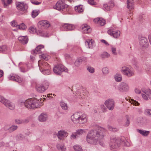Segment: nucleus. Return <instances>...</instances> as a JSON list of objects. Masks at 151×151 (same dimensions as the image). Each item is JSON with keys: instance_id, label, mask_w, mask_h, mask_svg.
I'll use <instances>...</instances> for the list:
<instances>
[{"instance_id": "nucleus-1", "label": "nucleus", "mask_w": 151, "mask_h": 151, "mask_svg": "<svg viewBox=\"0 0 151 151\" xmlns=\"http://www.w3.org/2000/svg\"><path fill=\"white\" fill-rule=\"evenodd\" d=\"M106 130L99 126H96L93 129L88 132L86 137V140L89 143L96 144L99 143L101 146H104V144L100 141L104 137Z\"/></svg>"}, {"instance_id": "nucleus-2", "label": "nucleus", "mask_w": 151, "mask_h": 151, "mask_svg": "<svg viewBox=\"0 0 151 151\" xmlns=\"http://www.w3.org/2000/svg\"><path fill=\"white\" fill-rule=\"evenodd\" d=\"M127 143L128 142L124 139V137H122L121 139L119 138L112 137L111 138V141L109 142V145L112 149H116L118 148L121 144L124 145L129 146V144Z\"/></svg>"}, {"instance_id": "nucleus-3", "label": "nucleus", "mask_w": 151, "mask_h": 151, "mask_svg": "<svg viewBox=\"0 0 151 151\" xmlns=\"http://www.w3.org/2000/svg\"><path fill=\"white\" fill-rule=\"evenodd\" d=\"M71 119L75 124H83L87 122V118L85 114L80 115V113L76 112L71 116Z\"/></svg>"}, {"instance_id": "nucleus-4", "label": "nucleus", "mask_w": 151, "mask_h": 151, "mask_svg": "<svg viewBox=\"0 0 151 151\" xmlns=\"http://www.w3.org/2000/svg\"><path fill=\"white\" fill-rule=\"evenodd\" d=\"M39 101L36 99H29L25 101L24 105L28 109H34L39 107Z\"/></svg>"}, {"instance_id": "nucleus-5", "label": "nucleus", "mask_w": 151, "mask_h": 151, "mask_svg": "<svg viewBox=\"0 0 151 151\" xmlns=\"http://www.w3.org/2000/svg\"><path fill=\"white\" fill-rule=\"evenodd\" d=\"M54 8L58 11L64 12H68L70 9L69 6L65 4L62 0L58 1L54 6Z\"/></svg>"}, {"instance_id": "nucleus-6", "label": "nucleus", "mask_w": 151, "mask_h": 151, "mask_svg": "<svg viewBox=\"0 0 151 151\" xmlns=\"http://www.w3.org/2000/svg\"><path fill=\"white\" fill-rule=\"evenodd\" d=\"M54 73L57 75H60L63 72H68V70L61 64H58L55 66L53 68Z\"/></svg>"}, {"instance_id": "nucleus-7", "label": "nucleus", "mask_w": 151, "mask_h": 151, "mask_svg": "<svg viewBox=\"0 0 151 151\" xmlns=\"http://www.w3.org/2000/svg\"><path fill=\"white\" fill-rule=\"evenodd\" d=\"M121 71L124 75L128 77H130L134 75V71L130 67L124 66L122 68Z\"/></svg>"}, {"instance_id": "nucleus-8", "label": "nucleus", "mask_w": 151, "mask_h": 151, "mask_svg": "<svg viewBox=\"0 0 151 151\" xmlns=\"http://www.w3.org/2000/svg\"><path fill=\"white\" fill-rule=\"evenodd\" d=\"M49 85V83L48 82L43 84H37L36 86V89L38 92L42 93L48 88Z\"/></svg>"}, {"instance_id": "nucleus-9", "label": "nucleus", "mask_w": 151, "mask_h": 151, "mask_svg": "<svg viewBox=\"0 0 151 151\" xmlns=\"http://www.w3.org/2000/svg\"><path fill=\"white\" fill-rule=\"evenodd\" d=\"M17 9L19 11L24 12V13L27 12L28 9L27 4L24 2H17L16 4Z\"/></svg>"}, {"instance_id": "nucleus-10", "label": "nucleus", "mask_w": 151, "mask_h": 151, "mask_svg": "<svg viewBox=\"0 0 151 151\" xmlns=\"http://www.w3.org/2000/svg\"><path fill=\"white\" fill-rule=\"evenodd\" d=\"M117 88L120 92H127L129 91V87L127 83L125 82H122L118 86Z\"/></svg>"}, {"instance_id": "nucleus-11", "label": "nucleus", "mask_w": 151, "mask_h": 151, "mask_svg": "<svg viewBox=\"0 0 151 151\" xmlns=\"http://www.w3.org/2000/svg\"><path fill=\"white\" fill-rule=\"evenodd\" d=\"M138 39L139 44L141 46L145 47H148V42L146 37L140 35L139 36Z\"/></svg>"}, {"instance_id": "nucleus-12", "label": "nucleus", "mask_w": 151, "mask_h": 151, "mask_svg": "<svg viewBox=\"0 0 151 151\" xmlns=\"http://www.w3.org/2000/svg\"><path fill=\"white\" fill-rule=\"evenodd\" d=\"M107 32L110 35L113 36L115 38H118L120 36V32L118 30H115L114 28L111 27L108 30Z\"/></svg>"}, {"instance_id": "nucleus-13", "label": "nucleus", "mask_w": 151, "mask_h": 151, "mask_svg": "<svg viewBox=\"0 0 151 151\" xmlns=\"http://www.w3.org/2000/svg\"><path fill=\"white\" fill-rule=\"evenodd\" d=\"M104 104L108 109L112 111L115 106V102L113 99H109L105 101Z\"/></svg>"}, {"instance_id": "nucleus-14", "label": "nucleus", "mask_w": 151, "mask_h": 151, "mask_svg": "<svg viewBox=\"0 0 151 151\" xmlns=\"http://www.w3.org/2000/svg\"><path fill=\"white\" fill-rule=\"evenodd\" d=\"M38 65L41 72L42 71L47 68H50V66L46 62L42 60H39Z\"/></svg>"}, {"instance_id": "nucleus-15", "label": "nucleus", "mask_w": 151, "mask_h": 151, "mask_svg": "<svg viewBox=\"0 0 151 151\" xmlns=\"http://www.w3.org/2000/svg\"><path fill=\"white\" fill-rule=\"evenodd\" d=\"M8 78L10 80L15 81L19 83L21 82L24 81L23 78H20L19 76L17 75H10L8 76Z\"/></svg>"}, {"instance_id": "nucleus-16", "label": "nucleus", "mask_w": 151, "mask_h": 151, "mask_svg": "<svg viewBox=\"0 0 151 151\" xmlns=\"http://www.w3.org/2000/svg\"><path fill=\"white\" fill-rule=\"evenodd\" d=\"M68 134L66 131L62 129L58 132L57 136L59 139L61 140L64 137H67Z\"/></svg>"}, {"instance_id": "nucleus-17", "label": "nucleus", "mask_w": 151, "mask_h": 151, "mask_svg": "<svg viewBox=\"0 0 151 151\" xmlns=\"http://www.w3.org/2000/svg\"><path fill=\"white\" fill-rule=\"evenodd\" d=\"M50 25L49 22L46 20H42L39 21L38 23V26L42 28H47Z\"/></svg>"}, {"instance_id": "nucleus-18", "label": "nucleus", "mask_w": 151, "mask_h": 151, "mask_svg": "<svg viewBox=\"0 0 151 151\" xmlns=\"http://www.w3.org/2000/svg\"><path fill=\"white\" fill-rule=\"evenodd\" d=\"M114 6V3L113 0H110L107 4H105L104 5V7L105 10L109 11L111 8Z\"/></svg>"}, {"instance_id": "nucleus-19", "label": "nucleus", "mask_w": 151, "mask_h": 151, "mask_svg": "<svg viewBox=\"0 0 151 151\" xmlns=\"http://www.w3.org/2000/svg\"><path fill=\"white\" fill-rule=\"evenodd\" d=\"M63 29L66 31L71 30L73 29L75 27L73 25L69 24H64L62 26Z\"/></svg>"}, {"instance_id": "nucleus-20", "label": "nucleus", "mask_w": 151, "mask_h": 151, "mask_svg": "<svg viewBox=\"0 0 151 151\" xmlns=\"http://www.w3.org/2000/svg\"><path fill=\"white\" fill-rule=\"evenodd\" d=\"M95 23L98 24L101 26L104 25L105 23V21L102 18H95L93 20Z\"/></svg>"}, {"instance_id": "nucleus-21", "label": "nucleus", "mask_w": 151, "mask_h": 151, "mask_svg": "<svg viewBox=\"0 0 151 151\" xmlns=\"http://www.w3.org/2000/svg\"><path fill=\"white\" fill-rule=\"evenodd\" d=\"M81 27L83 30V32L84 33H88L91 32V29L90 27L87 24H84L81 26Z\"/></svg>"}, {"instance_id": "nucleus-22", "label": "nucleus", "mask_w": 151, "mask_h": 151, "mask_svg": "<svg viewBox=\"0 0 151 151\" xmlns=\"http://www.w3.org/2000/svg\"><path fill=\"white\" fill-rule=\"evenodd\" d=\"M85 43L86 46L89 48H92L94 45V41L92 39L87 40Z\"/></svg>"}, {"instance_id": "nucleus-23", "label": "nucleus", "mask_w": 151, "mask_h": 151, "mask_svg": "<svg viewBox=\"0 0 151 151\" xmlns=\"http://www.w3.org/2000/svg\"><path fill=\"white\" fill-rule=\"evenodd\" d=\"M18 40L23 44H26L28 41V38L27 36H20Z\"/></svg>"}, {"instance_id": "nucleus-24", "label": "nucleus", "mask_w": 151, "mask_h": 151, "mask_svg": "<svg viewBox=\"0 0 151 151\" xmlns=\"http://www.w3.org/2000/svg\"><path fill=\"white\" fill-rule=\"evenodd\" d=\"M47 119V115L46 113H42L38 116V119L41 122L46 121Z\"/></svg>"}, {"instance_id": "nucleus-25", "label": "nucleus", "mask_w": 151, "mask_h": 151, "mask_svg": "<svg viewBox=\"0 0 151 151\" xmlns=\"http://www.w3.org/2000/svg\"><path fill=\"white\" fill-rule=\"evenodd\" d=\"M127 8L131 10L134 9V3L133 0H127Z\"/></svg>"}, {"instance_id": "nucleus-26", "label": "nucleus", "mask_w": 151, "mask_h": 151, "mask_svg": "<svg viewBox=\"0 0 151 151\" xmlns=\"http://www.w3.org/2000/svg\"><path fill=\"white\" fill-rule=\"evenodd\" d=\"M8 108L10 109H13L15 107L14 104L11 103L9 101L7 100L6 102L4 104Z\"/></svg>"}, {"instance_id": "nucleus-27", "label": "nucleus", "mask_w": 151, "mask_h": 151, "mask_svg": "<svg viewBox=\"0 0 151 151\" xmlns=\"http://www.w3.org/2000/svg\"><path fill=\"white\" fill-rule=\"evenodd\" d=\"M44 48V46L42 45H38L35 48L34 52L35 53H40L42 50Z\"/></svg>"}, {"instance_id": "nucleus-28", "label": "nucleus", "mask_w": 151, "mask_h": 151, "mask_svg": "<svg viewBox=\"0 0 151 151\" xmlns=\"http://www.w3.org/2000/svg\"><path fill=\"white\" fill-rule=\"evenodd\" d=\"M4 6L5 8H8L9 5L12 2V0H2Z\"/></svg>"}, {"instance_id": "nucleus-29", "label": "nucleus", "mask_w": 151, "mask_h": 151, "mask_svg": "<svg viewBox=\"0 0 151 151\" xmlns=\"http://www.w3.org/2000/svg\"><path fill=\"white\" fill-rule=\"evenodd\" d=\"M110 55L106 52H103L100 55L102 59H105L108 58L110 56Z\"/></svg>"}, {"instance_id": "nucleus-30", "label": "nucleus", "mask_w": 151, "mask_h": 151, "mask_svg": "<svg viewBox=\"0 0 151 151\" xmlns=\"http://www.w3.org/2000/svg\"><path fill=\"white\" fill-rule=\"evenodd\" d=\"M75 9L76 12L79 13H81L83 11V6L82 5L76 6L75 7Z\"/></svg>"}, {"instance_id": "nucleus-31", "label": "nucleus", "mask_w": 151, "mask_h": 151, "mask_svg": "<svg viewBox=\"0 0 151 151\" xmlns=\"http://www.w3.org/2000/svg\"><path fill=\"white\" fill-rule=\"evenodd\" d=\"M137 131L138 132L144 136H147L150 133L149 131L142 130L139 129H137Z\"/></svg>"}, {"instance_id": "nucleus-32", "label": "nucleus", "mask_w": 151, "mask_h": 151, "mask_svg": "<svg viewBox=\"0 0 151 151\" xmlns=\"http://www.w3.org/2000/svg\"><path fill=\"white\" fill-rule=\"evenodd\" d=\"M27 66L28 68L27 69H26L23 67H20V71L22 72H25L27 71L29 69H30L31 67H32V65L30 64L27 65Z\"/></svg>"}, {"instance_id": "nucleus-33", "label": "nucleus", "mask_w": 151, "mask_h": 151, "mask_svg": "<svg viewBox=\"0 0 151 151\" xmlns=\"http://www.w3.org/2000/svg\"><path fill=\"white\" fill-rule=\"evenodd\" d=\"M114 78L116 81L120 82L122 80V76L121 74H116L114 76Z\"/></svg>"}, {"instance_id": "nucleus-34", "label": "nucleus", "mask_w": 151, "mask_h": 151, "mask_svg": "<svg viewBox=\"0 0 151 151\" xmlns=\"http://www.w3.org/2000/svg\"><path fill=\"white\" fill-rule=\"evenodd\" d=\"M57 148L58 150L61 151H65L66 149V148L64 145L60 144L57 145Z\"/></svg>"}, {"instance_id": "nucleus-35", "label": "nucleus", "mask_w": 151, "mask_h": 151, "mask_svg": "<svg viewBox=\"0 0 151 151\" xmlns=\"http://www.w3.org/2000/svg\"><path fill=\"white\" fill-rule=\"evenodd\" d=\"M18 128V126L17 125H12L10 127L9 132V133H12L16 130Z\"/></svg>"}, {"instance_id": "nucleus-36", "label": "nucleus", "mask_w": 151, "mask_h": 151, "mask_svg": "<svg viewBox=\"0 0 151 151\" xmlns=\"http://www.w3.org/2000/svg\"><path fill=\"white\" fill-rule=\"evenodd\" d=\"M7 47L6 45H2L0 47V53H5L7 52Z\"/></svg>"}, {"instance_id": "nucleus-37", "label": "nucleus", "mask_w": 151, "mask_h": 151, "mask_svg": "<svg viewBox=\"0 0 151 151\" xmlns=\"http://www.w3.org/2000/svg\"><path fill=\"white\" fill-rule=\"evenodd\" d=\"M60 104L63 109L64 110H66L67 109L68 106L66 103L62 101L60 102Z\"/></svg>"}, {"instance_id": "nucleus-38", "label": "nucleus", "mask_w": 151, "mask_h": 151, "mask_svg": "<svg viewBox=\"0 0 151 151\" xmlns=\"http://www.w3.org/2000/svg\"><path fill=\"white\" fill-rule=\"evenodd\" d=\"M40 57L46 60H47L50 58V57L46 54H42L41 55H40Z\"/></svg>"}, {"instance_id": "nucleus-39", "label": "nucleus", "mask_w": 151, "mask_h": 151, "mask_svg": "<svg viewBox=\"0 0 151 151\" xmlns=\"http://www.w3.org/2000/svg\"><path fill=\"white\" fill-rule=\"evenodd\" d=\"M73 148L76 151H82L83 150L81 147L78 145H76L73 146Z\"/></svg>"}, {"instance_id": "nucleus-40", "label": "nucleus", "mask_w": 151, "mask_h": 151, "mask_svg": "<svg viewBox=\"0 0 151 151\" xmlns=\"http://www.w3.org/2000/svg\"><path fill=\"white\" fill-rule=\"evenodd\" d=\"M15 137L16 140L18 141L22 140L24 138V137L21 134H18Z\"/></svg>"}, {"instance_id": "nucleus-41", "label": "nucleus", "mask_w": 151, "mask_h": 151, "mask_svg": "<svg viewBox=\"0 0 151 151\" xmlns=\"http://www.w3.org/2000/svg\"><path fill=\"white\" fill-rule=\"evenodd\" d=\"M144 93L151 100V90L150 89H148L145 90Z\"/></svg>"}, {"instance_id": "nucleus-42", "label": "nucleus", "mask_w": 151, "mask_h": 151, "mask_svg": "<svg viewBox=\"0 0 151 151\" xmlns=\"http://www.w3.org/2000/svg\"><path fill=\"white\" fill-rule=\"evenodd\" d=\"M82 60L81 58H78L75 62L74 64L75 66L77 67H78L81 64V63L82 62Z\"/></svg>"}, {"instance_id": "nucleus-43", "label": "nucleus", "mask_w": 151, "mask_h": 151, "mask_svg": "<svg viewBox=\"0 0 151 151\" xmlns=\"http://www.w3.org/2000/svg\"><path fill=\"white\" fill-rule=\"evenodd\" d=\"M79 136L77 134V132H73L72 133L70 136V138L71 139H76L79 137Z\"/></svg>"}, {"instance_id": "nucleus-44", "label": "nucleus", "mask_w": 151, "mask_h": 151, "mask_svg": "<svg viewBox=\"0 0 151 151\" xmlns=\"http://www.w3.org/2000/svg\"><path fill=\"white\" fill-rule=\"evenodd\" d=\"M39 13V11L33 10L32 13V16L33 18H35L37 16Z\"/></svg>"}, {"instance_id": "nucleus-45", "label": "nucleus", "mask_w": 151, "mask_h": 151, "mask_svg": "<svg viewBox=\"0 0 151 151\" xmlns=\"http://www.w3.org/2000/svg\"><path fill=\"white\" fill-rule=\"evenodd\" d=\"M17 28L19 29H24L26 28V26L24 23H22L20 25H17Z\"/></svg>"}, {"instance_id": "nucleus-46", "label": "nucleus", "mask_w": 151, "mask_h": 151, "mask_svg": "<svg viewBox=\"0 0 151 151\" xmlns=\"http://www.w3.org/2000/svg\"><path fill=\"white\" fill-rule=\"evenodd\" d=\"M50 68H47L46 70H45L42 71L41 72L43 74L46 75H48L50 73Z\"/></svg>"}, {"instance_id": "nucleus-47", "label": "nucleus", "mask_w": 151, "mask_h": 151, "mask_svg": "<svg viewBox=\"0 0 151 151\" xmlns=\"http://www.w3.org/2000/svg\"><path fill=\"white\" fill-rule=\"evenodd\" d=\"M111 48L113 54L114 55H116L117 53L116 47L114 46L111 45Z\"/></svg>"}, {"instance_id": "nucleus-48", "label": "nucleus", "mask_w": 151, "mask_h": 151, "mask_svg": "<svg viewBox=\"0 0 151 151\" xmlns=\"http://www.w3.org/2000/svg\"><path fill=\"white\" fill-rule=\"evenodd\" d=\"M29 31L31 33H34L36 32V29L34 27L31 26L29 28Z\"/></svg>"}, {"instance_id": "nucleus-49", "label": "nucleus", "mask_w": 151, "mask_h": 151, "mask_svg": "<svg viewBox=\"0 0 151 151\" xmlns=\"http://www.w3.org/2000/svg\"><path fill=\"white\" fill-rule=\"evenodd\" d=\"M85 130H86L84 129H80L78 130L76 132L79 136L80 135H82L84 133H85L86 131Z\"/></svg>"}, {"instance_id": "nucleus-50", "label": "nucleus", "mask_w": 151, "mask_h": 151, "mask_svg": "<svg viewBox=\"0 0 151 151\" xmlns=\"http://www.w3.org/2000/svg\"><path fill=\"white\" fill-rule=\"evenodd\" d=\"M102 72L104 75H106L109 73V69L107 68H104L102 69Z\"/></svg>"}, {"instance_id": "nucleus-51", "label": "nucleus", "mask_w": 151, "mask_h": 151, "mask_svg": "<svg viewBox=\"0 0 151 151\" xmlns=\"http://www.w3.org/2000/svg\"><path fill=\"white\" fill-rule=\"evenodd\" d=\"M87 70L90 73H93L94 72V69L92 67L89 66L87 67Z\"/></svg>"}, {"instance_id": "nucleus-52", "label": "nucleus", "mask_w": 151, "mask_h": 151, "mask_svg": "<svg viewBox=\"0 0 151 151\" xmlns=\"http://www.w3.org/2000/svg\"><path fill=\"white\" fill-rule=\"evenodd\" d=\"M145 114L151 117V109H146L145 111Z\"/></svg>"}, {"instance_id": "nucleus-53", "label": "nucleus", "mask_w": 151, "mask_h": 151, "mask_svg": "<svg viewBox=\"0 0 151 151\" xmlns=\"http://www.w3.org/2000/svg\"><path fill=\"white\" fill-rule=\"evenodd\" d=\"M131 100V101L130 102L132 104H133L135 106H138L139 105V103L136 101L134 100L133 99H132Z\"/></svg>"}, {"instance_id": "nucleus-54", "label": "nucleus", "mask_w": 151, "mask_h": 151, "mask_svg": "<svg viewBox=\"0 0 151 151\" xmlns=\"http://www.w3.org/2000/svg\"><path fill=\"white\" fill-rule=\"evenodd\" d=\"M108 128L111 131H118V129L116 128H114L112 127L111 126H108Z\"/></svg>"}, {"instance_id": "nucleus-55", "label": "nucleus", "mask_w": 151, "mask_h": 151, "mask_svg": "<svg viewBox=\"0 0 151 151\" xmlns=\"http://www.w3.org/2000/svg\"><path fill=\"white\" fill-rule=\"evenodd\" d=\"M6 99L4 98L3 96H0V102L3 103L4 104L6 102Z\"/></svg>"}, {"instance_id": "nucleus-56", "label": "nucleus", "mask_w": 151, "mask_h": 151, "mask_svg": "<svg viewBox=\"0 0 151 151\" xmlns=\"http://www.w3.org/2000/svg\"><path fill=\"white\" fill-rule=\"evenodd\" d=\"M101 109L103 112H106V111L107 109L104 105H101L100 106Z\"/></svg>"}, {"instance_id": "nucleus-57", "label": "nucleus", "mask_w": 151, "mask_h": 151, "mask_svg": "<svg viewBox=\"0 0 151 151\" xmlns=\"http://www.w3.org/2000/svg\"><path fill=\"white\" fill-rule=\"evenodd\" d=\"M15 122L17 124H22V119H16L15 120Z\"/></svg>"}, {"instance_id": "nucleus-58", "label": "nucleus", "mask_w": 151, "mask_h": 151, "mask_svg": "<svg viewBox=\"0 0 151 151\" xmlns=\"http://www.w3.org/2000/svg\"><path fill=\"white\" fill-rule=\"evenodd\" d=\"M31 3L34 4L38 5L41 4L40 2H39L35 0H31L30 1Z\"/></svg>"}, {"instance_id": "nucleus-59", "label": "nucleus", "mask_w": 151, "mask_h": 151, "mask_svg": "<svg viewBox=\"0 0 151 151\" xmlns=\"http://www.w3.org/2000/svg\"><path fill=\"white\" fill-rule=\"evenodd\" d=\"M135 93L137 94H140L141 93V90L140 89L136 88L134 89Z\"/></svg>"}, {"instance_id": "nucleus-60", "label": "nucleus", "mask_w": 151, "mask_h": 151, "mask_svg": "<svg viewBox=\"0 0 151 151\" xmlns=\"http://www.w3.org/2000/svg\"><path fill=\"white\" fill-rule=\"evenodd\" d=\"M10 126L8 125H5L3 127V129L5 131L8 130L9 131Z\"/></svg>"}, {"instance_id": "nucleus-61", "label": "nucleus", "mask_w": 151, "mask_h": 151, "mask_svg": "<svg viewBox=\"0 0 151 151\" xmlns=\"http://www.w3.org/2000/svg\"><path fill=\"white\" fill-rule=\"evenodd\" d=\"M142 98L145 100H148V98L147 97V96L145 94H142Z\"/></svg>"}, {"instance_id": "nucleus-62", "label": "nucleus", "mask_w": 151, "mask_h": 151, "mask_svg": "<svg viewBox=\"0 0 151 151\" xmlns=\"http://www.w3.org/2000/svg\"><path fill=\"white\" fill-rule=\"evenodd\" d=\"M22 124H26L28 123L29 122V120L27 119H22Z\"/></svg>"}, {"instance_id": "nucleus-63", "label": "nucleus", "mask_w": 151, "mask_h": 151, "mask_svg": "<svg viewBox=\"0 0 151 151\" xmlns=\"http://www.w3.org/2000/svg\"><path fill=\"white\" fill-rule=\"evenodd\" d=\"M11 25L13 27H17V26L18 25L17 24V22L14 21L12 22L11 23Z\"/></svg>"}, {"instance_id": "nucleus-64", "label": "nucleus", "mask_w": 151, "mask_h": 151, "mask_svg": "<svg viewBox=\"0 0 151 151\" xmlns=\"http://www.w3.org/2000/svg\"><path fill=\"white\" fill-rule=\"evenodd\" d=\"M39 35L42 37H46L47 36L46 34H45L44 32H39Z\"/></svg>"}]
</instances>
